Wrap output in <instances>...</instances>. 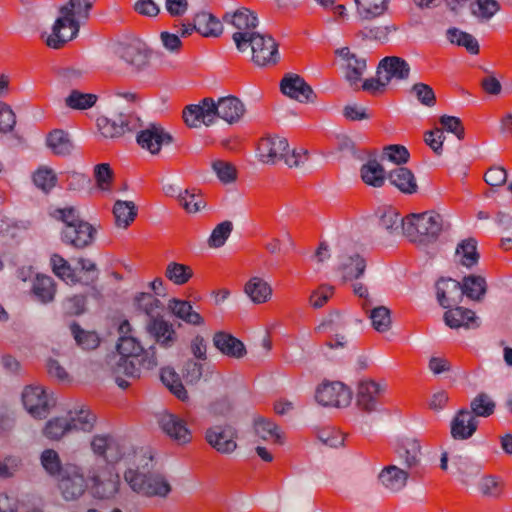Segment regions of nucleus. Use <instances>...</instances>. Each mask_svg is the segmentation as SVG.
<instances>
[{"mask_svg": "<svg viewBox=\"0 0 512 512\" xmlns=\"http://www.w3.org/2000/svg\"><path fill=\"white\" fill-rule=\"evenodd\" d=\"M232 40L240 53L250 55L259 66L275 64L279 60V43L272 34H232Z\"/></svg>", "mask_w": 512, "mask_h": 512, "instance_id": "f257e3e1", "label": "nucleus"}, {"mask_svg": "<svg viewBox=\"0 0 512 512\" xmlns=\"http://www.w3.org/2000/svg\"><path fill=\"white\" fill-rule=\"evenodd\" d=\"M259 160L274 165L283 160L289 167L306 168L308 151L304 149L290 150L287 139L274 136L263 138L258 145Z\"/></svg>", "mask_w": 512, "mask_h": 512, "instance_id": "f03ea898", "label": "nucleus"}, {"mask_svg": "<svg viewBox=\"0 0 512 512\" xmlns=\"http://www.w3.org/2000/svg\"><path fill=\"white\" fill-rule=\"evenodd\" d=\"M442 231V217L434 211L411 214L403 222V234L409 241L426 247L435 242Z\"/></svg>", "mask_w": 512, "mask_h": 512, "instance_id": "7ed1b4c3", "label": "nucleus"}, {"mask_svg": "<svg viewBox=\"0 0 512 512\" xmlns=\"http://www.w3.org/2000/svg\"><path fill=\"white\" fill-rule=\"evenodd\" d=\"M108 50L136 70L147 67L152 51L135 34H117L108 43Z\"/></svg>", "mask_w": 512, "mask_h": 512, "instance_id": "20e7f679", "label": "nucleus"}, {"mask_svg": "<svg viewBox=\"0 0 512 512\" xmlns=\"http://www.w3.org/2000/svg\"><path fill=\"white\" fill-rule=\"evenodd\" d=\"M117 96L120 101L117 105V112L112 117L101 116L97 120V126L101 135L105 138H116L122 136L126 132L136 131L139 126V117L134 113L133 106H122L121 99L127 102L134 100V95L131 93H118Z\"/></svg>", "mask_w": 512, "mask_h": 512, "instance_id": "39448f33", "label": "nucleus"}, {"mask_svg": "<svg viewBox=\"0 0 512 512\" xmlns=\"http://www.w3.org/2000/svg\"><path fill=\"white\" fill-rule=\"evenodd\" d=\"M124 480L137 494L145 497L166 499L172 491V485L164 474L128 469Z\"/></svg>", "mask_w": 512, "mask_h": 512, "instance_id": "423d86ee", "label": "nucleus"}, {"mask_svg": "<svg viewBox=\"0 0 512 512\" xmlns=\"http://www.w3.org/2000/svg\"><path fill=\"white\" fill-rule=\"evenodd\" d=\"M95 1L69 0L59 8V17L55 20L51 32H61L63 29L79 32L88 21Z\"/></svg>", "mask_w": 512, "mask_h": 512, "instance_id": "0eeeda50", "label": "nucleus"}, {"mask_svg": "<svg viewBox=\"0 0 512 512\" xmlns=\"http://www.w3.org/2000/svg\"><path fill=\"white\" fill-rule=\"evenodd\" d=\"M155 349V346L152 345L144 350L140 342L132 335L120 336L117 343L118 355L137 361L145 370H152L158 365Z\"/></svg>", "mask_w": 512, "mask_h": 512, "instance_id": "6e6552de", "label": "nucleus"}, {"mask_svg": "<svg viewBox=\"0 0 512 512\" xmlns=\"http://www.w3.org/2000/svg\"><path fill=\"white\" fill-rule=\"evenodd\" d=\"M138 129L137 143L151 154H158L162 145L170 144L173 141V137L158 123L145 124L139 119Z\"/></svg>", "mask_w": 512, "mask_h": 512, "instance_id": "1a4fd4ad", "label": "nucleus"}, {"mask_svg": "<svg viewBox=\"0 0 512 512\" xmlns=\"http://www.w3.org/2000/svg\"><path fill=\"white\" fill-rule=\"evenodd\" d=\"M22 402L26 411L35 419L48 416L54 400L41 386H27L22 392Z\"/></svg>", "mask_w": 512, "mask_h": 512, "instance_id": "9d476101", "label": "nucleus"}, {"mask_svg": "<svg viewBox=\"0 0 512 512\" xmlns=\"http://www.w3.org/2000/svg\"><path fill=\"white\" fill-rule=\"evenodd\" d=\"M87 468H80L76 465L64 466L63 474L57 479L59 480V488L66 500H73L80 497L87 487Z\"/></svg>", "mask_w": 512, "mask_h": 512, "instance_id": "9b49d317", "label": "nucleus"}, {"mask_svg": "<svg viewBox=\"0 0 512 512\" xmlns=\"http://www.w3.org/2000/svg\"><path fill=\"white\" fill-rule=\"evenodd\" d=\"M237 437V429L228 423L212 426L205 433L209 445L222 454H231L237 449Z\"/></svg>", "mask_w": 512, "mask_h": 512, "instance_id": "f8f14e48", "label": "nucleus"}, {"mask_svg": "<svg viewBox=\"0 0 512 512\" xmlns=\"http://www.w3.org/2000/svg\"><path fill=\"white\" fill-rule=\"evenodd\" d=\"M315 399L322 406L346 407L351 402L352 392L342 382H326L316 389Z\"/></svg>", "mask_w": 512, "mask_h": 512, "instance_id": "ddd939ff", "label": "nucleus"}, {"mask_svg": "<svg viewBox=\"0 0 512 512\" xmlns=\"http://www.w3.org/2000/svg\"><path fill=\"white\" fill-rule=\"evenodd\" d=\"M215 103L213 98H204L198 104L188 105L183 111L185 123L192 128H197L202 124L213 125L217 119Z\"/></svg>", "mask_w": 512, "mask_h": 512, "instance_id": "4468645a", "label": "nucleus"}, {"mask_svg": "<svg viewBox=\"0 0 512 512\" xmlns=\"http://www.w3.org/2000/svg\"><path fill=\"white\" fill-rule=\"evenodd\" d=\"M108 365L115 378V382L122 389L129 386V382L123 377L138 378L143 369L142 365H139L137 361L118 354L110 357Z\"/></svg>", "mask_w": 512, "mask_h": 512, "instance_id": "2eb2a0df", "label": "nucleus"}, {"mask_svg": "<svg viewBox=\"0 0 512 512\" xmlns=\"http://www.w3.org/2000/svg\"><path fill=\"white\" fill-rule=\"evenodd\" d=\"M106 472L100 465H95L87 469V479L92 482V489L95 496L99 498L113 497L119 487L118 476L109 473V477H105Z\"/></svg>", "mask_w": 512, "mask_h": 512, "instance_id": "dca6fc26", "label": "nucleus"}, {"mask_svg": "<svg viewBox=\"0 0 512 512\" xmlns=\"http://www.w3.org/2000/svg\"><path fill=\"white\" fill-rule=\"evenodd\" d=\"M385 391V387L370 379L361 380L356 389V405L366 413L378 410L377 397Z\"/></svg>", "mask_w": 512, "mask_h": 512, "instance_id": "f3484780", "label": "nucleus"}, {"mask_svg": "<svg viewBox=\"0 0 512 512\" xmlns=\"http://www.w3.org/2000/svg\"><path fill=\"white\" fill-rule=\"evenodd\" d=\"M158 423L162 431L176 443L182 445L190 442L191 432L186 422L179 416L163 412L158 415Z\"/></svg>", "mask_w": 512, "mask_h": 512, "instance_id": "a211bd4d", "label": "nucleus"}, {"mask_svg": "<svg viewBox=\"0 0 512 512\" xmlns=\"http://www.w3.org/2000/svg\"><path fill=\"white\" fill-rule=\"evenodd\" d=\"M94 453L101 455L107 462H118L125 454L123 440L110 435L94 436L91 442Z\"/></svg>", "mask_w": 512, "mask_h": 512, "instance_id": "6ab92c4d", "label": "nucleus"}, {"mask_svg": "<svg viewBox=\"0 0 512 512\" xmlns=\"http://www.w3.org/2000/svg\"><path fill=\"white\" fill-rule=\"evenodd\" d=\"M376 74H381L387 85L392 80L405 81L410 75V65L403 58L387 56L379 62Z\"/></svg>", "mask_w": 512, "mask_h": 512, "instance_id": "aec40b11", "label": "nucleus"}, {"mask_svg": "<svg viewBox=\"0 0 512 512\" xmlns=\"http://www.w3.org/2000/svg\"><path fill=\"white\" fill-rule=\"evenodd\" d=\"M95 233V228L90 223L82 220L74 226L64 227L61 236L63 242L82 249L92 244Z\"/></svg>", "mask_w": 512, "mask_h": 512, "instance_id": "412c9836", "label": "nucleus"}, {"mask_svg": "<svg viewBox=\"0 0 512 512\" xmlns=\"http://www.w3.org/2000/svg\"><path fill=\"white\" fill-rule=\"evenodd\" d=\"M146 329L155 343L162 348H170L177 340V333L173 325L162 316L149 319Z\"/></svg>", "mask_w": 512, "mask_h": 512, "instance_id": "4be33fe9", "label": "nucleus"}, {"mask_svg": "<svg viewBox=\"0 0 512 512\" xmlns=\"http://www.w3.org/2000/svg\"><path fill=\"white\" fill-rule=\"evenodd\" d=\"M281 91L299 102L313 101L315 94L311 86L297 74H288L281 81Z\"/></svg>", "mask_w": 512, "mask_h": 512, "instance_id": "5701e85b", "label": "nucleus"}, {"mask_svg": "<svg viewBox=\"0 0 512 512\" xmlns=\"http://www.w3.org/2000/svg\"><path fill=\"white\" fill-rule=\"evenodd\" d=\"M337 272L343 281H353L361 278L366 270L365 259L357 253L338 256Z\"/></svg>", "mask_w": 512, "mask_h": 512, "instance_id": "b1692460", "label": "nucleus"}, {"mask_svg": "<svg viewBox=\"0 0 512 512\" xmlns=\"http://www.w3.org/2000/svg\"><path fill=\"white\" fill-rule=\"evenodd\" d=\"M222 21L231 25L238 32H253L259 26L257 14L246 7L238 8L233 12H226L222 16Z\"/></svg>", "mask_w": 512, "mask_h": 512, "instance_id": "393cba45", "label": "nucleus"}, {"mask_svg": "<svg viewBox=\"0 0 512 512\" xmlns=\"http://www.w3.org/2000/svg\"><path fill=\"white\" fill-rule=\"evenodd\" d=\"M436 290L437 300L445 309L459 304L464 296L461 282L451 278L439 280L436 285Z\"/></svg>", "mask_w": 512, "mask_h": 512, "instance_id": "a878e982", "label": "nucleus"}, {"mask_svg": "<svg viewBox=\"0 0 512 512\" xmlns=\"http://www.w3.org/2000/svg\"><path fill=\"white\" fill-rule=\"evenodd\" d=\"M478 427V420L467 409L457 412L451 421V436L456 440H466L473 436Z\"/></svg>", "mask_w": 512, "mask_h": 512, "instance_id": "bb28decb", "label": "nucleus"}, {"mask_svg": "<svg viewBox=\"0 0 512 512\" xmlns=\"http://www.w3.org/2000/svg\"><path fill=\"white\" fill-rule=\"evenodd\" d=\"M217 118L223 119L229 124L238 122L245 113V106L235 96L220 97L215 103Z\"/></svg>", "mask_w": 512, "mask_h": 512, "instance_id": "cd10ccee", "label": "nucleus"}, {"mask_svg": "<svg viewBox=\"0 0 512 512\" xmlns=\"http://www.w3.org/2000/svg\"><path fill=\"white\" fill-rule=\"evenodd\" d=\"M223 21L211 13L202 11L193 17L192 21L183 24L182 32H222Z\"/></svg>", "mask_w": 512, "mask_h": 512, "instance_id": "c85d7f7f", "label": "nucleus"}, {"mask_svg": "<svg viewBox=\"0 0 512 512\" xmlns=\"http://www.w3.org/2000/svg\"><path fill=\"white\" fill-rule=\"evenodd\" d=\"M213 345L222 354L232 358H242L246 354L244 344L234 336L226 332H217L213 336Z\"/></svg>", "mask_w": 512, "mask_h": 512, "instance_id": "c756f323", "label": "nucleus"}, {"mask_svg": "<svg viewBox=\"0 0 512 512\" xmlns=\"http://www.w3.org/2000/svg\"><path fill=\"white\" fill-rule=\"evenodd\" d=\"M444 321L450 328L456 329L464 327L466 329L479 327L478 317L475 313L460 306L449 309L444 314Z\"/></svg>", "mask_w": 512, "mask_h": 512, "instance_id": "7c9ffc66", "label": "nucleus"}, {"mask_svg": "<svg viewBox=\"0 0 512 512\" xmlns=\"http://www.w3.org/2000/svg\"><path fill=\"white\" fill-rule=\"evenodd\" d=\"M380 483L391 492L401 491L407 483L408 473L395 465L385 467L378 476Z\"/></svg>", "mask_w": 512, "mask_h": 512, "instance_id": "2f4dec72", "label": "nucleus"}, {"mask_svg": "<svg viewBox=\"0 0 512 512\" xmlns=\"http://www.w3.org/2000/svg\"><path fill=\"white\" fill-rule=\"evenodd\" d=\"M389 182L402 193L413 194L417 191V182L413 172L406 167H397L387 174Z\"/></svg>", "mask_w": 512, "mask_h": 512, "instance_id": "473e14b6", "label": "nucleus"}, {"mask_svg": "<svg viewBox=\"0 0 512 512\" xmlns=\"http://www.w3.org/2000/svg\"><path fill=\"white\" fill-rule=\"evenodd\" d=\"M360 173L364 183L375 188L382 187L387 179L384 167L376 159L362 165Z\"/></svg>", "mask_w": 512, "mask_h": 512, "instance_id": "72a5a7b5", "label": "nucleus"}, {"mask_svg": "<svg viewBox=\"0 0 512 512\" xmlns=\"http://www.w3.org/2000/svg\"><path fill=\"white\" fill-rule=\"evenodd\" d=\"M464 295L473 301H481L487 292V282L481 275L470 274L461 282Z\"/></svg>", "mask_w": 512, "mask_h": 512, "instance_id": "f704fd0d", "label": "nucleus"}, {"mask_svg": "<svg viewBox=\"0 0 512 512\" xmlns=\"http://www.w3.org/2000/svg\"><path fill=\"white\" fill-rule=\"evenodd\" d=\"M71 431H92L95 424V415L88 409L81 407L79 410H70L66 416Z\"/></svg>", "mask_w": 512, "mask_h": 512, "instance_id": "c9c22d12", "label": "nucleus"}, {"mask_svg": "<svg viewBox=\"0 0 512 512\" xmlns=\"http://www.w3.org/2000/svg\"><path fill=\"white\" fill-rule=\"evenodd\" d=\"M168 309L178 318L191 325H200L203 318L199 313L193 310L188 301L171 299L168 303Z\"/></svg>", "mask_w": 512, "mask_h": 512, "instance_id": "e433bc0d", "label": "nucleus"}, {"mask_svg": "<svg viewBox=\"0 0 512 512\" xmlns=\"http://www.w3.org/2000/svg\"><path fill=\"white\" fill-rule=\"evenodd\" d=\"M32 292L41 303L53 301L56 287L53 279L47 275L37 274L32 285Z\"/></svg>", "mask_w": 512, "mask_h": 512, "instance_id": "4c0bfd02", "label": "nucleus"}, {"mask_svg": "<svg viewBox=\"0 0 512 512\" xmlns=\"http://www.w3.org/2000/svg\"><path fill=\"white\" fill-rule=\"evenodd\" d=\"M399 458L407 468H412L420 463L421 446L416 439H405L397 450Z\"/></svg>", "mask_w": 512, "mask_h": 512, "instance_id": "58836bf2", "label": "nucleus"}, {"mask_svg": "<svg viewBox=\"0 0 512 512\" xmlns=\"http://www.w3.org/2000/svg\"><path fill=\"white\" fill-rule=\"evenodd\" d=\"M46 144L56 155L65 156L72 152L74 145L63 130H54L47 136Z\"/></svg>", "mask_w": 512, "mask_h": 512, "instance_id": "ea45409f", "label": "nucleus"}, {"mask_svg": "<svg viewBox=\"0 0 512 512\" xmlns=\"http://www.w3.org/2000/svg\"><path fill=\"white\" fill-rule=\"evenodd\" d=\"M244 290L246 295L255 304L266 302L272 294V290L268 283L259 277L251 278L246 283Z\"/></svg>", "mask_w": 512, "mask_h": 512, "instance_id": "a19ab883", "label": "nucleus"}, {"mask_svg": "<svg viewBox=\"0 0 512 512\" xmlns=\"http://www.w3.org/2000/svg\"><path fill=\"white\" fill-rule=\"evenodd\" d=\"M456 255L460 257V263L466 268H472L479 261L477 241L474 238L462 240L456 247Z\"/></svg>", "mask_w": 512, "mask_h": 512, "instance_id": "79ce46f5", "label": "nucleus"}, {"mask_svg": "<svg viewBox=\"0 0 512 512\" xmlns=\"http://www.w3.org/2000/svg\"><path fill=\"white\" fill-rule=\"evenodd\" d=\"M115 222L118 227L126 228L135 219L137 210L134 202L117 200L113 207Z\"/></svg>", "mask_w": 512, "mask_h": 512, "instance_id": "37998d69", "label": "nucleus"}, {"mask_svg": "<svg viewBox=\"0 0 512 512\" xmlns=\"http://www.w3.org/2000/svg\"><path fill=\"white\" fill-rule=\"evenodd\" d=\"M157 40L154 48L150 49L156 56L178 53L182 47V41L178 34H156Z\"/></svg>", "mask_w": 512, "mask_h": 512, "instance_id": "c03bdc74", "label": "nucleus"}, {"mask_svg": "<svg viewBox=\"0 0 512 512\" xmlns=\"http://www.w3.org/2000/svg\"><path fill=\"white\" fill-rule=\"evenodd\" d=\"M70 331L76 344L84 350L95 349L100 343L99 336L96 332L84 330L75 322L70 325Z\"/></svg>", "mask_w": 512, "mask_h": 512, "instance_id": "a18cd8bd", "label": "nucleus"}, {"mask_svg": "<svg viewBox=\"0 0 512 512\" xmlns=\"http://www.w3.org/2000/svg\"><path fill=\"white\" fill-rule=\"evenodd\" d=\"M371 320L372 327L379 333L387 332L391 328L392 320L390 310L386 306L369 307L365 310Z\"/></svg>", "mask_w": 512, "mask_h": 512, "instance_id": "49530a36", "label": "nucleus"}, {"mask_svg": "<svg viewBox=\"0 0 512 512\" xmlns=\"http://www.w3.org/2000/svg\"><path fill=\"white\" fill-rule=\"evenodd\" d=\"M162 383L174 394L178 399L184 401L188 398L187 391L184 388L179 375L170 367L161 370Z\"/></svg>", "mask_w": 512, "mask_h": 512, "instance_id": "de8ad7c7", "label": "nucleus"}, {"mask_svg": "<svg viewBox=\"0 0 512 512\" xmlns=\"http://www.w3.org/2000/svg\"><path fill=\"white\" fill-rule=\"evenodd\" d=\"M498 10L495 0H476L469 4L470 14L480 22L488 21Z\"/></svg>", "mask_w": 512, "mask_h": 512, "instance_id": "09e8293b", "label": "nucleus"}, {"mask_svg": "<svg viewBox=\"0 0 512 512\" xmlns=\"http://www.w3.org/2000/svg\"><path fill=\"white\" fill-rule=\"evenodd\" d=\"M97 95L92 93H82L78 90H73L66 97L65 103L71 109L86 110L93 107L97 102Z\"/></svg>", "mask_w": 512, "mask_h": 512, "instance_id": "8fccbe9b", "label": "nucleus"}, {"mask_svg": "<svg viewBox=\"0 0 512 512\" xmlns=\"http://www.w3.org/2000/svg\"><path fill=\"white\" fill-rule=\"evenodd\" d=\"M254 431L261 439H273L277 443H282V436L279 427L264 418H257L254 421Z\"/></svg>", "mask_w": 512, "mask_h": 512, "instance_id": "3c124183", "label": "nucleus"}, {"mask_svg": "<svg viewBox=\"0 0 512 512\" xmlns=\"http://www.w3.org/2000/svg\"><path fill=\"white\" fill-rule=\"evenodd\" d=\"M41 465L52 477L58 478L63 474L64 467L61 464L58 453L53 449H46L40 456Z\"/></svg>", "mask_w": 512, "mask_h": 512, "instance_id": "603ef678", "label": "nucleus"}, {"mask_svg": "<svg viewBox=\"0 0 512 512\" xmlns=\"http://www.w3.org/2000/svg\"><path fill=\"white\" fill-rule=\"evenodd\" d=\"M495 406V402L489 395L480 393L472 399L470 403L471 410L469 411L472 412L475 418L489 417L494 413Z\"/></svg>", "mask_w": 512, "mask_h": 512, "instance_id": "864d4df0", "label": "nucleus"}, {"mask_svg": "<svg viewBox=\"0 0 512 512\" xmlns=\"http://www.w3.org/2000/svg\"><path fill=\"white\" fill-rule=\"evenodd\" d=\"M135 304L137 307L143 311L146 315L149 316V319L152 317H158L159 315H154V313L162 307V303L160 300L155 298L152 294L146 292H140L135 296Z\"/></svg>", "mask_w": 512, "mask_h": 512, "instance_id": "5fc2aeb1", "label": "nucleus"}, {"mask_svg": "<svg viewBox=\"0 0 512 512\" xmlns=\"http://www.w3.org/2000/svg\"><path fill=\"white\" fill-rule=\"evenodd\" d=\"M359 13L365 18L381 15L387 9L388 0H355Z\"/></svg>", "mask_w": 512, "mask_h": 512, "instance_id": "6e6d98bb", "label": "nucleus"}, {"mask_svg": "<svg viewBox=\"0 0 512 512\" xmlns=\"http://www.w3.org/2000/svg\"><path fill=\"white\" fill-rule=\"evenodd\" d=\"M71 432L66 417H56L49 420L44 428V435L49 439L58 440L66 433Z\"/></svg>", "mask_w": 512, "mask_h": 512, "instance_id": "4d7b16f0", "label": "nucleus"}, {"mask_svg": "<svg viewBox=\"0 0 512 512\" xmlns=\"http://www.w3.org/2000/svg\"><path fill=\"white\" fill-rule=\"evenodd\" d=\"M233 230V224L231 221H223L219 223L212 231L208 238V245L211 248L222 247L226 240L229 238Z\"/></svg>", "mask_w": 512, "mask_h": 512, "instance_id": "13d9d810", "label": "nucleus"}, {"mask_svg": "<svg viewBox=\"0 0 512 512\" xmlns=\"http://www.w3.org/2000/svg\"><path fill=\"white\" fill-rule=\"evenodd\" d=\"M166 276L173 283L182 285L192 277V270L184 264L172 262L166 269Z\"/></svg>", "mask_w": 512, "mask_h": 512, "instance_id": "bf43d9fd", "label": "nucleus"}, {"mask_svg": "<svg viewBox=\"0 0 512 512\" xmlns=\"http://www.w3.org/2000/svg\"><path fill=\"white\" fill-rule=\"evenodd\" d=\"M50 216L57 221L64 223V227L76 225L82 221L78 210L75 207L56 208L50 211Z\"/></svg>", "mask_w": 512, "mask_h": 512, "instance_id": "052dcab7", "label": "nucleus"}, {"mask_svg": "<svg viewBox=\"0 0 512 512\" xmlns=\"http://www.w3.org/2000/svg\"><path fill=\"white\" fill-rule=\"evenodd\" d=\"M411 93L423 106L433 107L436 104V96L432 87L425 83L414 84Z\"/></svg>", "mask_w": 512, "mask_h": 512, "instance_id": "680f3d73", "label": "nucleus"}, {"mask_svg": "<svg viewBox=\"0 0 512 512\" xmlns=\"http://www.w3.org/2000/svg\"><path fill=\"white\" fill-rule=\"evenodd\" d=\"M447 40L451 44L464 47L471 54L479 53V42L473 34H447Z\"/></svg>", "mask_w": 512, "mask_h": 512, "instance_id": "e2e57ef3", "label": "nucleus"}, {"mask_svg": "<svg viewBox=\"0 0 512 512\" xmlns=\"http://www.w3.org/2000/svg\"><path fill=\"white\" fill-rule=\"evenodd\" d=\"M33 181L38 188L49 192L56 185L57 178L53 170L39 168L34 174Z\"/></svg>", "mask_w": 512, "mask_h": 512, "instance_id": "0e129e2a", "label": "nucleus"}, {"mask_svg": "<svg viewBox=\"0 0 512 512\" xmlns=\"http://www.w3.org/2000/svg\"><path fill=\"white\" fill-rule=\"evenodd\" d=\"M178 200L183 208L189 213H196L205 206V202L198 194L191 193L188 190L179 192Z\"/></svg>", "mask_w": 512, "mask_h": 512, "instance_id": "69168bd1", "label": "nucleus"}, {"mask_svg": "<svg viewBox=\"0 0 512 512\" xmlns=\"http://www.w3.org/2000/svg\"><path fill=\"white\" fill-rule=\"evenodd\" d=\"M403 222H405V218H401L398 213L390 210L381 216L379 226L389 234H394L399 231L400 227L403 230Z\"/></svg>", "mask_w": 512, "mask_h": 512, "instance_id": "338daca9", "label": "nucleus"}, {"mask_svg": "<svg viewBox=\"0 0 512 512\" xmlns=\"http://www.w3.org/2000/svg\"><path fill=\"white\" fill-rule=\"evenodd\" d=\"M212 169L218 179L225 184L231 183L236 179V168L229 162L216 160L212 163Z\"/></svg>", "mask_w": 512, "mask_h": 512, "instance_id": "774afa93", "label": "nucleus"}]
</instances>
